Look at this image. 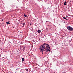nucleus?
<instances>
[{"mask_svg":"<svg viewBox=\"0 0 73 73\" xmlns=\"http://www.w3.org/2000/svg\"><path fill=\"white\" fill-rule=\"evenodd\" d=\"M63 23H65V21H64V22H63Z\"/></svg>","mask_w":73,"mask_h":73,"instance_id":"15","label":"nucleus"},{"mask_svg":"<svg viewBox=\"0 0 73 73\" xmlns=\"http://www.w3.org/2000/svg\"><path fill=\"white\" fill-rule=\"evenodd\" d=\"M24 16L25 17H27V15L25 14H24Z\"/></svg>","mask_w":73,"mask_h":73,"instance_id":"10","label":"nucleus"},{"mask_svg":"<svg viewBox=\"0 0 73 73\" xmlns=\"http://www.w3.org/2000/svg\"><path fill=\"white\" fill-rule=\"evenodd\" d=\"M25 70H26L27 71H28V69L26 68L25 69Z\"/></svg>","mask_w":73,"mask_h":73,"instance_id":"11","label":"nucleus"},{"mask_svg":"<svg viewBox=\"0 0 73 73\" xmlns=\"http://www.w3.org/2000/svg\"><path fill=\"white\" fill-rule=\"evenodd\" d=\"M40 32H41V30H38V33H40Z\"/></svg>","mask_w":73,"mask_h":73,"instance_id":"4","label":"nucleus"},{"mask_svg":"<svg viewBox=\"0 0 73 73\" xmlns=\"http://www.w3.org/2000/svg\"><path fill=\"white\" fill-rule=\"evenodd\" d=\"M47 26H48V27H49V25H47Z\"/></svg>","mask_w":73,"mask_h":73,"instance_id":"16","label":"nucleus"},{"mask_svg":"<svg viewBox=\"0 0 73 73\" xmlns=\"http://www.w3.org/2000/svg\"><path fill=\"white\" fill-rule=\"evenodd\" d=\"M39 49L40 50H41L42 52V54H43V51H45V52H48V51H47V50H46L45 51V49H44L43 48H42L41 47Z\"/></svg>","mask_w":73,"mask_h":73,"instance_id":"2","label":"nucleus"},{"mask_svg":"<svg viewBox=\"0 0 73 73\" xmlns=\"http://www.w3.org/2000/svg\"><path fill=\"white\" fill-rule=\"evenodd\" d=\"M68 17V16H67V17Z\"/></svg>","mask_w":73,"mask_h":73,"instance_id":"19","label":"nucleus"},{"mask_svg":"<svg viewBox=\"0 0 73 73\" xmlns=\"http://www.w3.org/2000/svg\"><path fill=\"white\" fill-rule=\"evenodd\" d=\"M16 8H18V7H17V6Z\"/></svg>","mask_w":73,"mask_h":73,"instance_id":"12","label":"nucleus"},{"mask_svg":"<svg viewBox=\"0 0 73 73\" xmlns=\"http://www.w3.org/2000/svg\"><path fill=\"white\" fill-rule=\"evenodd\" d=\"M62 73H65V72H64Z\"/></svg>","mask_w":73,"mask_h":73,"instance_id":"17","label":"nucleus"},{"mask_svg":"<svg viewBox=\"0 0 73 73\" xmlns=\"http://www.w3.org/2000/svg\"><path fill=\"white\" fill-rule=\"evenodd\" d=\"M24 61V58H23L22 59V62H23Z\"/></svg>","mask_w":73,"mask_h":73,"instance_id":"6","label":"nucleus"},{"mask_svg":"<svg viewBox=\"0 0 73 73\" xmlns=\"http://www.w3.org/2000/svg\"><path fill=\"white\" fill-rule=\"evenodd\" d=\"M6 24H9H9H10V23L6 22Z\"/></svg>","mask_w":73,"mask_h":73,"instance_id":"5","label":"nucleus"},{"mask_svg":"<svg viewBox=\"0 0 73 73\" xmlns=\"http://www.w3.org/2000/svg\"><path fill=\"white\" fill-rule=\"evenodd\" d=\"M63 18L65 20H66V18L65 17H63Z\"/></svg>","mask_w":73,"mask_h":73,"instance_id":"7","label":"nucleus"},{"mask_svg":"<svg viewBox=\"0 0 73 73\" xmlns=\"http://www.w3.org/2000/svg\"><path fill=\"white\" fill-rule=\"evenodd\" d=\"M67 28L68 30H69V31H73V28L70 26H68L67 27Z\"/></svg>","mask_w":73,"mask_h":73,"instance_id":"3","label":"nucleus"},{"mask_svg":"<svg viewBox=\"0 0 73 73\" xmlns=\"http://www.w3.org/2000/svg\"><path fill=\"white\" fill-rule=\"evenodd\" d=\"M25 23H24L23 24V27H24V25H25Z\"/></svg>","mask_w":73,"mask_h":73,"instance_id":"8","label":"nucleus"},{"mask_svg":"<svg viewBox=\"0 0 73 73\" xmlns=\"http://www.w3.org/2000/svg\"><path fill=\"white\" fill-rule=\"evenodd\" d=\"M30 25H32V23H30Z\"/></svg>","mask_w":73,"mask_h":73,"instance_id":"14","label":"nucleus"},{"mask_svg":"<svg viewBox=\"0 0 73 73\" xmlns=\"http://www.w3.org/2000/svg\"><path fill=\"white\" fill-rule=\"evenodd\" d=\"M40 47L41 48H43V49H44L45 50V51L47 50L48 52L50 51V48L49 46L45 43H44L43 45H41Z\"/></svg>","mask_w":73,"mask_h":73,"instance_id":"1","label":"nucleus"},{"mask_svg":"<svg viewBox=\"0 0 73 73\" xmlns=\"http://www.w3.org/2000/svg\"><path fill=\"white\" fill-rule=\"evenodd\" d=\"M66 1H65L64 3V5H66Z\"/></svg>","mask_w":73,"mask_h":73,"instance_id":"9","label":"nucleus"},{"mask_svg":"<svg viewBox=\"0 0 73 73\" xmlns=\"http://www.w3.org/2000/svg\"><path fill=\"white\" fill-rule=\"evenodd\" d=\"M66 20H67V21H68V19H66Z\"/></svg>","mask_w":73,"mask_h":73,"instance_id":"18","label":"nucleus"},{"mask_svg":"<svg viewBox=\"0 0 73 73\" xmlns=\"http://www.w3.org/2000/svg\"><path fill=\"white\" fill-rule=\"evenodd\" d=\"M1 21H3V19H1Z\"/></svg>","mask_w":73,"mask_h":73,"instance_id":"13","label":"nucleus"}]
</instances>
